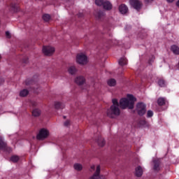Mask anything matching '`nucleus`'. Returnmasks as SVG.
Instances as JSON below:
<instances>
[{"label":"nucleus","instance_id":"f704fd0d","mask_svg":"<svg viewBox=\"0 0 179 179\" xmlns=\"http://www.w3.org/2000/svg\"><path fill=\"white\" fill-rule=\"evenodd\" d=\"M154 0H145V3H152Z\"/></svg>","mask_w":179,"mask_h":179},{"label":"nucleus","instance_id":"cd10ccee","mask_svg":"<svg viewBox=\"0 0 179 179\" xmlns=\"http://www.w3.org/2000/svg\"><path fill=\"white\" fill-rule=\"evenodd\" d=\"M158 85L160 86V87H166V82L164 80H159Z\"/></svg>","mask_w":179,"mask_h":179},{"label":"nucleus","instance_id":"b1692460","mask_svg":"<svg viewBox=\"0 0 179 179\" xmlns=\"http://www.w3.org/2000/svg\"><path fill=\"white\" fill-rule=\"evenodd\" d=\"M104 12L99 10L96 13L95 16L97 19H101L102 17H104Z\"/></svg>","mask_w":179,"mask_h":179},{"label":"nucleus","instance_id":"c9c22d12","mask_svg":"<svg viewBox=\"0 0 179 179\" xmlns=\"http://www.w3.org/2000/svg\"><path fill=\"white\" fill-rule=\"evenodd\" d=\"M28 61H29V59L26 58L25 59L22 60V62H24V64H27Z\"/></svg>","mask_w":179,"mask_h":179},{"label":"nucleus","instance_id":"39448f33","mask_svg":"<svg viewBox=\"0 0 179 179\" xmlns=\"http://www.w3.org/2000/svg\"><path fill=\"white\" fill-rule=\"evenodd\" d=\"M48 136H50V131L47 129H41L36 136V139H38V141H44V139H47Z\"/></svg>","mask_w":179,"mask_h":179},{"label":"nucleus","instance_id":"ea45409f","mask_svg":"<svg viewBox=\"0 0 179 179\" xmlns=\"http://www.w3.org/2000/svg\"><path fill=\"white\" fill-rule=\"evenodd\" d=\"M79 16H82V14H81V15H80Z\"/></svg>","mask_w":179,"mask_h":179},{"label":"nucleus","instance_id":"1a4fd4ad","mask_svg":"<svg viewBox=\"0 0 179 179\" xmlns=\"http://www.w3.org/2000/svg\"><path fill=\"white\" fill-rule=\"evenodd\" d=\"M7 8L11 12H19V6L16 3H10Z\"/></svg>","mask_w":179,"mask_h":179},{"label":"nucleus","instance_id":"2eb2a0df","mask_svg":"<svg viewBox=\"0 0 179 179\" xmlns=\"http://www.w3.org/2000/svg\"><path fill=\"white\" fill-rule=\"evenodd\" d=\"M55 108L56 110H62V108H65V105L59 101L55 102Z\"/></svg>","mask_w":179,"mask_h":179},{"label":"nucleus","instance_id":"6ab92c4d","mask_svg":"<svg viewBox=\"0 0 179 179\" xmlns=\"http://www.w3.org/2000/svg\"><path fill=\"white\" fill-rule=\"evenodd\" d=\"M0 149L5 150L6 149V143L3 141L2 136H0Z\"/></svg>","mask_w":179,"mask_h":179},{"label":"nucleus","instance_id":"9b49d317","mask_svg":"<svg viewBox=\"0 0 179 179\" xmlns=\"http://www.w3.org/2000/svg\"><path fill=\"white\" fill-rule=\"evenodd\" d=\"M85 82H86V80L83 76H78L75 79V83L77 85H79V86H81V85H83Z\"/></svg>","mask_w":179,"mask_h":179},{"label":"nucleus","instance_id":"dca6fc26","mask_svg":"<svg viewBox=\"0 0 179 179\" xmlns=\"http://www.w3.org/2000/svg\"><path fill=\"white\" fill-rule=\"evenodd\" d=\"M68 72L70 75H75L78 72V69L75 66H71L68 69Z\"/></svg>","mask_w":179,"mask_h":179},{"label":"nucleus","instance_id":"4468645a","mask_svg":"<svg viewBox=\"0 0 179 179\" xmlns=\"http://www.w3.org/2000/svg\"><path fill=\"white\" fill-rule=\"evenodd\" d=\"M96 143L100 146L101 148H103L104 145H106V140L103 138L101 136H98L96 138Z\"/></svg>","mask_w":179,"mask_h":179},{"label":"nucleus","instance_id":"412c9836","mask_svg":"<svg viewBox=\"0 0 179 179\" xmlns=\"http://www.w3.org/2000/svg\"><path fill=\"white\" fill-rule=\"evenodd\" d=\"M41 115V110H40L39 109H34L32 111V115L34 117H40Z\"/></svg>","mask_w":179,"mask_h":179},{"label":"nucleus","instance_id":"c756f323","mask_svg":"<svg viewBox=\"0 0 179 179\" xmlns=\"http://www.w3.org/2000/svg\"><path fill=\"white\" fill-rule=\"evenodd\" d=\"M104 0H95V3L96 5H97L98 6H101L103 5L104 3Z\"/></svg>","mask_w":179,"mask_h":179},{"label":"nucleus","instance_id":"a878e982","mask_svg":"<svg viewBox=\"0 0 179 179\" xmlns=\"http://www.w3.org/2000/svg\"><path fill=\"white\" fill-rule=\"evenodd\" d=\"M157 103L159 106H164V104H166V100L164 99V98H159L157 100Z\"/></svg>","mask_w":179,"mask_h":179},{"label":"nucleus","instance_id":"ddd939ff","mask_svg":"<svg viewBox=\"0 0 179 179\" xmlns=\"http://www.w3.org/2000/svg\"><path fill=\"white\" fill-rule=\"evenodd\" d=\"M143 174V169H142V166H137L135 170L136 176L142 177Z\"/></svg>","mask_w":179,"mask_h":179},{"label":"nucleus","instance_id":"c85d7f7f","mask_svg":"<svg viewBox=\"0 0 179 179\" xmlns=\"http://www.w3.org/2000/svg\"><path fill=\"white\" fill-rule=\"evenodd\" d=\"M43 19L45 22H49L50 19H51V16H50L48 14H45L43 16Z\"/></svg>","mask_w":179,"mask_h":179},{"label":"nucleus","instance_id":"f03ea898","mask_svg":"<svg viewBox=\"0 0 179 179\" xmlns=\"http://www.w3.org/2000/svg\"><path fill=\"white\" fill-rule=\"evenodd\" d=\"M113 105L107 111L108 117L110 118H115V117H118L121 114V110H120V103H118V100L117 99H113L112 100Z\"/></svg>","mask_w":179,"mask_h":179},{"label":"nucleus","instance_id":"bb28decb","mask_svg":"<svg viewBox=\"0 0 179 179\" xmlns=\"http://www.w3.org/2000/svg\"><path fill=\"white\" fill-rule=\"evenodd\" d=\"M19 156L17 155H13L10 157V160L11 162H13V163H17V162H19Z\"/></svg>","mask_w":179,"mask_h":179},{"label":"nucleus","instance_id":"0eeeda50","mask_svg":"<svg viewBox=\"0 0 179 179\" xmlns=\"http://www.w3.org/2000/svg\"><path fill=\"white\" fill-rule=\"evenodd\" d=\"M89 179H106V176H100V166H96V171L94 174L91 176Z\"/></svg>","mask_w":179,"mask_h":179},{"label":"nucleus","instance_id":"4be33fe9","mask_svg":"<svg viewBox=\"0 0 179 179\" xmlns=\"http://www.w3.org/2000/svg\"><path fill=\"white\" fill-rule=\"evenodd\" d=\"M160 163L159 162V161H154V170H155V171H159V170H160Z\"/></svg>","mask_w":179,"mask_h":179},{"label":"nucleus","instance_id":"4c0bfd02","mask_svg":"<svg viewBox=\"0 0 179 179\" xmlns=\"http://www.w3.org/2000/svg\"><path fill=\"white\" fill-rule=\"evenodd\" d=\"M176 6L179 7V0L177 1Z\"/></svg>","mask_w":179,"mask_h":179},{"label":"nucleus","instance_id":"2f4dec72","mask_svg":"<svg viewBox=\"0 0 179 179\" xmlns=\"http://www.w3.org/2000/svg\"><path fill=\"white\" fill-rule=\"evenodd\" d=\"M6 37L7 38H10L11 37H12V36L10 35V32H9V31H6Z\"/></svg>","mask_w":179,"mask_h":179},{"label":"nucleus","instance_id":"a19ab883","mask_svg":"<svg viewBox=\"0 0 179 179\" xmlns=\"http://www.w3.org/2000/svg\"><path fill=\"white\" fill-rule=\"evenodd\" d=\"M64 118H66V117H65V116H64Z\"/></svg>","mask_w":179,"mask_h":179},{"label":"nucleus","instance_id":"20e7f679","mask_svg":"<svg viewBox=\"0 0 179 179\" xmlns=\"http://www.w3.org/2000/svg\"><path fill=\"white\" fill-rule=\"evenodd\" d=\"M76 62L79 65H86L89 62L87 56L85 53H78L76 56Z\"/></svg>","mask_w":179,"mask_h":179},{"label":"nucleus","instance_id":"5701e85b","mask_svg":"<svg viewBox=\"0 0 179 179\" xmlns=\"http://www.w3.org/2000/svg\"><path fill=\"white\" fill-rule=\"evenodd\" d=\"M74 169L76 170V171H81V170L83 169V166L80 164H75L73 165Z\"/></svg>","mask_w":179,"mask_h":179},{"label":"nucleus","instance_id":"473e14b6","mask_svg":"<svg viewBox=\"0 0 179 179\" xmlns=\"http://www.w3.org/2000/svg\"><path fill=\"white\" fill-rule=\"evenodd\" d=\"M71 124V122H69V120H66V122H64V127H69Z\"/></svg>","mask_w":179,"mask_h":179},{"label":"nucleus","instance_id":"7ed1b4c3","mask_svg":"<svg viewBox=\"0 0 179 179\" xmlns=\"http://www.w3.org/2000/svg\"><path fill=\"white\" fill-rule=\"evenodd\" d=\"M42 52L46 57H51L55 52V48L51 45H43L42 48Z\"/></svg>","mask_w":179,"mask_h":179},{"label":"nucleus","instance_id":"f8f14e48","mask_svg":"<svg viewBox=\"0 0 179 179\" xmlns=\"http://www.w3.org/2000/svg\"><path fill=\"white\" fill-rule=\"evenodd\" d=\"M102 6H103V9L106 10H111L113 9V4L108 1H105Z\"/></svg>","mask_w":179,"mask_h":179},{"label":"nucleus","instance_id":"9d476101","mask_svg":"<svg viewBox=\"0 0 179 179\" xmlns=\"http://www.w3.org/2000/svg\"><path fill=\"white\" fill-rule=\"evenodd\" d=\"M119 10L122 15L128 13V7L125 4H122L119 6Z\"/></svg>","mask_w":179,"mask_h":179},{"label":"nucleus","instance_id":"f3484780","mask_svg":"<svg viewBox=\"0 0 179 179\" xmlns=\"http://www.w3.org/2000/svg\"><path fill=\"white\" fill-rule=\"evenodd\" d=\"M171 50L175 55H179V47L177 45H172L171 47Z\"/></svg>","mask_w":179,"mask_h":179},{"label":"nucleus","instance_id":"7c9ffc66","mask_svg":"<svg viewBox=\"0 0 179 179\" xmlns=\"http://www.w3.org/2000/svg\"><path fill=\"white\" fill-rule=\"evenodd\" d=\"M147 117L148 118H150V117H153V111L148 110V113H147Z\"/></svg>","mask_w":179,"mask_h":179},{"label":"nucleus","instance_id":"aec40b11","mask_svg":"<svg viewBox=\"0 0 179 179\" xmlns=\"http://www.w3.org/2000/svg\"><path fill=\"white\" fill-rule=\"evenodd\" d=\"M108 86L114 87L115 86V85H117V81L115 80V79L110 78L108 80Z\"/></svg>","mask_w":179,"mask_h":179},{"label":"nucleus","instance_id":"423d86ee","mask_svg":"<svg viewBox=\"0 0 179 179\" xmlns=\"http://www.w3.org/2000/svg\"><path fill=\"white\" fill-rule=\"evenodd\" d=\"M136 110L138 115H145L146 114V105L142 102L136 104Z\"/></svg>","mask_w":179,"mask_h":179},{"label":"nucleus","instance_id":"a211bd4d","mask_svg":"<svg viewBox=\"0 0 179 179\" xmlns=\"http://www.w3.org/2000/svg\"><path fill=\"white\" fill-rule=\"evenodd\" d=\"M118 62L120 66H124V65H127V64H128V60L126 57H121Z\"/></svg>","mask_w":179,"mask_h":179},{"label":"nucleus","instance_id":"f257e3e1","mask_svg":"<svg viewBox=\"0 0 179 179\" xmlns=\"http://www.w3.org/2000/svg\"><path fill=\"white\" fill-rule=\"evenodd\" d=\"M135 101L136 98L132 94H127V98H122L120 100V106L122 110L129 108V110H133L135 106Z\"/></svg>","mask_w":179,"mask_h":179},{"label":"nucleus","instance_id":"393cba45","mask_svg":"<svg viewBox=\"0 0 179 179\" xmlns=\"http://www.w3.org/2000/svg\"><path fill=\"white\" fill-rule=\"evenodd\" d=\"M29 94V90H23L20 92V96L21 97H26Z\"/></svg>","mask_w":179,"mask_h":179},{"label":"nucleus","instance_id":"6e6552de","mask_svg":"<svg viewBox=\"0 0 179 179\" xmlns=\"http://www.w3.org/2000/svg\"><path fill=\"white\" fill-rule=\"evenodd\" d=\"M130 3L134 9H136V10H139L142 6V3L138 0H130Z\"/></svg>","mask_w":179,"mask_h":179},{"label":"nucleus","instance_id":"72a5a7b5","mask_svg":"<svg viewBox=\"0 0 179 179\" xmlns=\"http://www.w3.org/2000/svg\"><path fill=\"white\" fill-rule=\"evenodd\" d=\"M95 169H96V166L92 165V166H91L90 171H94Z\"/></svg>","mask_w":179,"mask_h":179},{"label":"nucleus","instance_id":"e433bc0d","mask_svg":"<svg viewBox=\"0 0 179 179\" xmlns=\"http://www.w3.org/2000/svg\"><path fill=\"white\" fill-rule=\"evenodd\" d=\"M167 2L171 3V2H174V0H166Z\"/></svg>","mask_w":179,"mask_h":179},{"label":"nucleus","instance_id":"58836bf2","mask_svg":"<svg viewBox=\"0 0 179 179\" xmlns=\"http://www.w3.org/2000/svg\"><path fill=\"white\" fill-rule=\"evenodd\" d=\"M26 85H29V84H27V81H26Z\"/></svg>","mask_w":179,"mask_h":179}]
</instances>
